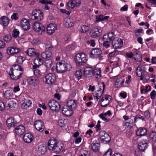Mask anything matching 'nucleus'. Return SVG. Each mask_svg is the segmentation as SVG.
Segmentation results:
<instances>
[{
  "instance_id": "nucleus-29",
  "label": "nucleus",
  "mask_w": 156,
  "mask_h": 156,
  "mask_svg": "<svg viewBox=\"0 0 156 156\" xmlns=\"http://www.w3.org/2000/svg\"><path fill=\"white\" fill-rule=\"evenodd\" d=\"M64 24L67 27H71L73 25L72 19L69 18H66L64 20Z\"/></svg>"
},
{
  "instance_id": "nucleus-62",
  "label": "nucleus",
  "mask_w": 156,
  "mask_h": 156,
  "mask_svg": "<svg viewBox=\"0 0 156 156\" xmlns=\"http://www.w3.org/2000/svg\"><path fill=\"white\" fill-rule=\"evenodd\" d=\"M156 95V91L154 90H153L150 93L151 98L152 99H153L154 98L155 96Z\"/></svg>"
},
{
  "instance_id": "nucleus-17",
  "label": "nucleus",
  "mask_w": 156,
  "mask_h": 156,
  "mask_svg": "<svg viewBox=\"0 0 156 156\" xmlns=\"http://www.w3.org/2000/svg\"><path fill=\"white\" fill-rule=\"evenodd\" d=\"M94 74V70L91 67H86L84 70V75L87 77H89L92 76Z\"/></svg>"
},
{
  "instance_id": "nucleus-53",
  "label": "nucleus",
  "mask_w": 156,
  "mask_h": 156,
  "mask_svg": "<svg viewBox=\"0 0 156 156\" xmlns=\"http://www.w3.org/2000/svg\"><path fill=\"white\" fill-rule=\"evenodd\" d=\"M19 34V32L17 29L14 30L13 31V33L12 34V36L16 38L18 37Z\"/></svg>"
},
{
  "instance_id": "nucleus-61",
  "label": "nucleus",
  "mask_w": 156,
  "mask_h": 156,
  "mask_svg": "<svg viewBox=\"0 0 156 156\" xmlns=\"http://www.w3.org/2000/svg\"><path fill=\"white\" fill-rule=\"evenodd\" d=\"M109 38V41L112 40L113 37L114 33L113 32H109L107 34Z\"/></svg>"
},
{
  "instance_id": "nucleus-7",
  "label": "nucleus",
  "mask_w": 156,
  "mask_h": 156,
  "mask_svg": "<svg viewBox=\"0 0 156 156\" xmlns=\"http://www.w3.org/2000/svg\"><path fill=\"white\" fill-rule=\"evenodd\" d=\"M111 97L108 95H105L102 97L101 101V105L102 107H106L111 101Z\"/></svg>"
},
{
  "instance_id": "nucleus-30",
  "label": "nucleus",
  "mask_w": 156,
  "mask_h": 156,
  "mask_svg": "<svg viewBox=\"0 0 156 156\" xmlns=\"http://www.w3.org/2000/svg\"><path fill=\"white\" fill-rule=\"evenodd\" d=\"M67 105L72 110L76 108V101L73 100H69L67 103Z\"/></svg>"
},
{
  "instance_id": "nucleus-16",
  "label": "nucleus",
  "mask_w": 156,
  "mask_h": 156,
  "mask_svg": "<svg viewBox=\"0 0 156 156\" xmlns=\"http://www.w3.org/2000/svg\"><path fill=\"white\" fill-rule=\"evenodd\" d=\"M27 82L30 85L35 86L39 83V80L37 78L34 77H30L28 78Z\"/></svg>"
},
{
  "instance_id": "nucleus-39",
  "label": "nucleus",
  "mask_w": 156,
  "mask_h": 156,
  "mask_svg": "<svg viewBox=\"0 0 156 156\" xmlns=\"http://www.w3.org/2000/svg\"><path fill=\"white\" fill-rule=\"evenodd\" d=\"M2 23L3 25L5 26H7L9 22V19L5 16H2L1 17Z\"/></svg>"
},
{
  "instance_id": "nucleus-52",
  "label": "nucleus",
  "mask_w": 156,
  "mask_h": 156,
  "mask_svg": "<svg viewBox=\"0 0 156 156\" xmlns=\"http://www.w3.org/2000/svg\"><path fill=\"white\" fill-rule=\"evenodd\" d=\"M99 116L103 120L106 122L110 120L109 119H108L104 115L103 113L100 114Z\"/></svg>"
},
{
  "instance_id": "nucleus-59",
  "label": "nucleus",
  "mask_w": 156,
  "mask_h": 156,
  "mask_svg": "<svg viewBox=\"0 0 156 156\" xmlns=\"http://www.w3.org/2000/svg\"><path fill=\"white\" fill-rule=\"evenodd\" d=\"M112 153V150L111 149H108L104 154V156H111Z\"/></svg>"
},
{
  "instance_id": "nucleus-11",
  "label": "nucleus",
  "mask_w": 156,
  "mask_h": 156,
  "mask_svg": "<svg viewBox=\"0 0 156 156\" xmlns=\"http://www.w3.org/2000/svg\"><path fill=\"white\" fill-rule=\"evenodd\" d=\"M45 82L48 84H51L54 83L56 80L55 75L52 73L47 74L45 76Z\"/></svg>"
},
{
  "instance_id": "nucleus-20",
  "label": "nucleus",
  "mask_w": 156,
  "mask_h": 156,
  "mask_svg": "<svg viewBox=\"0 0 156 156\" xmlns=\"http://www.w3.org/2000/svg\"><path fill=\"white\" fill-rule=\"evenodd\" d=\"M57 29V27L55 24L51 23L47 26V32L49 34H52Z\"/></svg>"
},
{
  "instance_id": "nucleus-36",
  "label": "nucleus",
  "mask_w": 156,
  "mask_h": 156,
  "mask_svg": "<svg viewBox=\"0 0 156 156\" xmlns=\"http://www.w3.org/2000/svg\"><path fill=\"white\" fill-rule=\"evenodd\" d=\"M101 70L100 68H95L94 70L95 76L98 79H99L101 77Z\"/></svg>"
},
{
  "instance_id": "nucleus-25",
  "label": "nucleus",
  "mask_w": 156,
  "mask_h": 156,
  "mask_svg": "<svg viewBox=\"0 0 156 156\" xmlns=\"http://www.w3.org/2000/svg\"><path fill=\"white\" fill-rule=\"evenodd\" d=\"M124 80L122 78H117L115 81V86L116 88H120L123 86Z\"/></svg>"
},
{
  "instance_id": "nucleus-64",
  "label": "nucleus",
  "mask_w": 156,
  "mask_h": 156,
  "mask_svg": "<svg viewBox=\"0 0 156 156\" xmlns=\"http://www.w3.org/2000/svg\"><path fill=\"white\" fill-rule=\"evenodd\" d=\"M110 44L108 41H104L103 43V46L106 48H108L110 47Z\"/></svg>"
},
{
  "instance_id": "nucleus-2",
  "label": "nucleus",
  "mask_w": 156,
  "mask_h": 156,
  "mask_svg": "<svg viewBox=\"0 0 156 156\" xmlns=\"http://www.w3.org/2000/svg\"><path fill=\"white\" fill-rule=\"evenodd\" d=\"M87 61V56L83 53H78L75 57V62L78 66L83 65L86 63Z\"/></svg>"
},
{
  "instance_id": "nucleus-34",
  "label": "nucleus",
  "mask_w": 156,
  "mask_h": 156,
  "mask_svg": "<svg viewBox=\"0 0 156 156\" xmlns=\"http://www.w3.org/2000/svg\"><path fill=\"white\" fill-rule=\"evenodd\" d=\"M21 70L23 71V69L20 65L15 64L13 65L10 69V71H19Z\"/></svg>"
},
{
  "instance_id": "nucleus-15",
  "label": "nucleus",
  "mask_w": 156,
  "mask_h": 156,
  "mask_svg": "<svg viewBox=\"0 0 156 156\" xmlns=\"http://www.w3.org/2000/svg\"><path fill=\"white\" fill-rule=\"evenodd\" d=\"M15 131L16 135L19 136L21 135L25 132V129L23 126L20 125L15 127Z\"/></svg>"
},
{
  "instance_id": "nucleus-63",
  "label": "nucleus",
  "mask_w": 156,
  "mask_h": 156,
  "mask_svg": "<svg viewBox=\"0 0 156 156\" xmlns=\"http://www.w3.org/2000/svg\"><path fill=\"white\" fill-rule=\"evenodd\" d=\"M103 15H100L96 16V21L97 22H100L103 21Z\"/></svg>"
},
{
  "instance_id": "nucleus-12",
  "label": "nucleus",
  "mask_w": 156,
  "mask_h": 156,
  "mask_svg": "<svg viewBox=\"0 0 156 156\" xmlns=\"http://www.w3.org/2000/svg\"><path fill=\"white\" fill-rule=\"evenodd\" d=\"M34 124L35 128L38 131L42 132L44 130V126L42 121L39 120H36L34 122Z\"/></svg>"
},
{
  "instance_id": "nucleus-56",
  "label": "nucleus",
  "mask_w": 156,
  "mask_h": 156,
  "mask_svg": "<svg viewBox=\"0 0 156 156\" xmlns=\"http://www.w3.org/2000/svg\"><path fill=\"white\" fill-rule=\"evenodd\" d=\"M39 2L43 4H51L52 2L48 1L47 0H39Z\"/></svg>"
},
{
  "instance_id": "nucleus-44",
  "label": "nucleus",
  "mask_w": 156,
  "mask_h": 156,
  "mask_svg": "<svg viewBox=\"0 0 156 156\" xmlns=\"http://www.w3.org/2000/svg\"><path fill=\"white\" fill-rule=\"evenodd\" d=\"M82 75V73L80 70L77 71L75 73V76L78 80L81 78Z\"/></svg>"
},
{
  "instance_id": "nucleus-4",
  "label": "nucleus",
  "mask_w": 156,
  "mask_h": 156,
  "mask_svg": "<svg viewBox=\"0 0 156 156\" xmlns=\"http://www.w3.org/2000/svg\"><path fill=\"white\" fill-rule=\"evenodd\" d=\"M33 26L34 30L39 34H42L45 32V28L40 23L35 22L33 23Z\"/></svg>"
},
{
  "instance_id": "nucleus-26",
  "label": "nucleus",
  "mask_w": 156,
  "mask_h": 156,
  "mask_svg": "<svg viewBox=\"0 0 156 156\" xmlns=\"http://www.w3.org/2000/svg\"><path fill=\"white\" fill-rule=\"evenodd\" d=\"M6 125L9 127H13L16 125L17 122L12 118H10L7 120Z\"/></svg>"
},
{
  "instance_id": "nucleus-8",
  "label": "nucleus",
  "mask_w": 156,
  "mask_h": 156,
  "mask_svg": "<svg viewBox=\"0 0 156 156\" xmlns=\"http://www.w3.org/2000/svg\"><path fill=\"white\" fill-rule=\"evenodd\" d=\"M123 43V41L121 39L116 37L113 39L112 45L114 49H119L122 47Z\"/></svg>"
},
{
  "instance_id": "nucleus-50",
  "label": "nucleus",
  "mask_w": 156,
  "mask_h": 156,
  "mask_svg": "<svg viewBox=\"0 0 156 156\" xmlns=\"http://www.w3.org/2000/svg\"><path fill=\"white\" fill-rule=\"evenodd\" d=\"M133 122L132 121L131 123L126 122L124 124V126H125L126 129H130L131 128V125H133Z\"/></svg>"
},
{
  "instance_id": "nucleus-41",
  "label": "nucleus",
  "mask_w": 156,
  "mask_h": 156,
  "mask_svg": "<svg viewBox=\"0 0 156 156\" xmlns=\"http://www.w3.org/2000/svg\"><path fill=\"white\" fill-rule=\"evenodd\" d=\"M52 64V62L50 59L47 60L45 62V65L47 68H49L51 67Z\"/></svg>"
},
{
  "instance_id": "nucleus-55",
  "label": "nucleus",
  "mask_w": 156,
  "mask_h": 156,
  "mask_svg": "<svg viewBox=\"0 0 156 156\" xmlns=\"http://www.w3.org/2000/svg\"><path fill=\"white\" fill-rule=\"evenodd\" d=\"M3 38L4 41L6 42H9L11 40L12 37L10 35H7L4 36Z\"/></svg>"
},
{
  "instance_id": "nucleus-48",
  "label": "nucleus",
  "mask_w": 156,
  "mask_h": 156,
  "mask_svg": "<svg viewBox=\"0 0 156 156\" xmlns=\"http://www.w3.org/2000/svg\"><path fill=\"white\" fill-rule=\"evenodd\" d=\"M24 58L22 56H20L17 57L16 59V62L19 64L22 63L24 60Z\"/></svg>"
},
{
  "instance_id": "nucleus-27",
  "label": "nucleus",
  "mask_w": 156,
  "mask_h": 156,
  "mask_svg": "<svg viewBox=\"0 0 156 156\" xmlns=\"http://www.w3.org/2000/svg\"><path fill=\"white\" fill-rule=\"evenodd\" d=\"M100 146V144L98 141L96 140H94L91 144L92 150L93 151L96 152L99 149Z\"/></svg>"
},
{
  "instance_id": "nucleus-60",
  "label": "nucleus",
  "mask_w": 156,
  "mask_h": 156,
  "mask_svg": "<svg viewBox=\"0 0 156 156\" xmlns=\"http://www.w3.org/2000/svg\"><path fill=\"white\" fill-rule=\"evenodd\" d=\"M136 75L138 77H140L141 76H143L144 73V71H138V70H136Z\"/></svg>"
},
{
  "instance_id": "nucleus-18",
  "label": "nucleus",
  "mask_w": 156,
  "mask_h": 156,
  "mask_svg": "<svg viewBox=\"0 0 156 156\" xmlns=\"http://www.w3.org/2000/svg\"><path fill=\"white\" fill-rule=\"evenodd\" d=\"M102 52L99 48H94L92 50L90 53V57L97 58L100 55H101Z\"/></svg>"
},
{
  "instance_id": "nucleus-43",
  "label": "nucleus",
  "mask_w": 156,
  "mask_h": 156,
  "mask_svg": "<svg viewBox=\"0 0 156 156\" xmlns=\"http://www.w3.org/2000/svg\"><path fill=\"white\" fill-rule=\"evenodd\" d=\"M150 137L153 141L156 142V132L152 131L150 133Z\"/></svg>"
},
{
  "instance_id": "nucleus-13",
  "label": "nucleus",
  "mask_w": 156,
  "mask_h": 156,
  "mask_svg": "<svg viewBox=\"0 0 156 156\" xmlns=\"http://www.w3.org/2000/svg\"><path fill=\"white\" fill-rule=\"evenodd\" d=\"M20 51V50L19 48L15 46L9 47L6 50L7 53L9 55H14L18 53Z\"/></svg>"
},
{
  "instance_id": "nucleus-23",
  "label": "nucleus",
  "mask_w": 156,
  "mask_h": 156,
  "mask_svg": "<svg viewBox=\"0 0 156 156\" xmlns=\"http://www.w3.org/2000/svg\"><path fill=\"white\" fill-rule=\"evenodd\" d=\"M23 139L25 142L29 143L32 141L34 139V137L31 134L27 133L24 135Z\"/></svg>"
},
{
  "instance_id": "nucleus-54",
  "label": "nucleus",
  "mask_w": 156,
  "mask_h": 156,
  "mask_svg": "<svg viewBox=\"0 0 156 156\" xmlns=\"http://www.w3.org/2000/svg\"><path fill=\"white\" fill-rule=\"evenodd\" d=\"M134 59L135 61L138 62H141L142 60V57L141 54H139L137 55V56H135L134 57Z\"/></svg>"
},
{
  "instance_id": "nucleus-1",
  "label": "nucleus",
  "mask_w": 156,
  "mask_h": 156,
  "mask_svg": "<svg viewBox=\"0 0 156 156\" xmlns=\"http://www.w3.org/2000/svg\"><path fill=\"white\" fill-rule=\"evenodd\" d=\"M63 143L61 141L57 142L55 139H50L48 142V147L49 150L59 153L63 149Z\"/></svg>"
},
{
  "instance_id": "nucleus-10",
  "label": "nucleus",
  "mask_w": 156,
  "mask_h": 156,
  "mask_svg": "<svg viewBox=\"0 0 156 156\" xmlns=\"http://www.w3.org/2000/svg\"><path fill=\"white\" fill-rule=\"evenodd\" d=\"M99 137L103 142L106 143H108L110 140V136L104 131H101L100 132Z\"/></svg>"
},
{
  "instance_id": "nucleus-33",
  "label": "nucleus",
  "mask_w": 156,
  "mask_h": 156,
  "mask_svg": "<svg viewBox=\"0 0 156 156\" xmlns=\"http://www.w3.org/2000/svg\"><path fill=\"white\" fill-rule=\"evenodd\" d=\"M32 103L30 100H27L22 104V108H23L26 109L30 106Z\"/></svg>"
},
{
  "instance_id": "nucleus-6",
  "label": "nucleus",
  "mask_w": 156,
  "mask_h": 156,
  "mask_svg": "<svg viewBox=\"0 0 156 156\" xmlns=\"http://www.w3.org/2000/svg\"><path fill=\"white\" fill-rule=\"evenodd\" d=\"M48 105L50 108L53 111H58L60 108L59 103L55 100L50 101Z\"/></svg>"
},
{
  "instance_id": "nucleus-37",
  "label": "nucleus",
  "mask_w": 156,
  "mask_h": 156,
  "mask_svg": "<svg viewBox=\"0 0 156 156\" xmlns=\"http://www.w3.org/2000/svg\"><path fill=\"white\" fill-rule=\"evenodd\" d=\"M25 52L26 54L30 56H32L35 55L36 51L34 48H30L26 51Z\"/></svg>"
},
{
  "instance_id": "nucleus-9",
  "label": "nucleus",
  "mask_w": 156,
  "mask_h": 156,
  "mask_svg": "<svg viewBox=\"0 0 156 156\" xmlns=\"http://www.w3.org/2000/svg\"><path fill=\"white\" fill-rule=\"evenodd\" d=\"M23 73V71H10L9 75L12 80H16L20 78Z\"/></svg>"
},
{
  "instance_id": "nucleus-28",
  "label": "nucleus",
  "mask_w": 156,
  "mask_h": 156,
  "mask_svg": "<svg viewBox=\"0 0 156 156\" xmlns=\"http://www.w3.org/2000/svg\"><path fill=\"white\" fill-rule=\"evenodd\" d=\"M147 129L145 128H140L136 132L137 136H141L147 134Z\"/></svg>"
},
{
  "instance_id": "nucleus-47",
  "label": "nucleus",
  "mask_w": 156,
  "mask_h": 156,
  "mask_svg": "<svg viewBox=\"0 0 156 156\" xmlns=\"http://www.w3.org/2000/svg\"><path fill=\"white\" fill-rule=\"evenodd\" d=\"M144 117L143 116L139 115L136 116L134 118V122H136L139 120L141 119L142 121L144 120Z\"/></svg>"
},
{
  "instance_id": "nucleus-3",
  "label": "nucleus",
  "mask_w": 156,
  "mask_h": 156,
  "mask_svg": "<svg viewBox=\"0 0 156 156\" xmlns=\"http://www.w3.org/2000/svg\"><path fill=\"white\" fill-rule=\"evenodd\" d=\"M71 68L70 64L64 62H58L56 65V70L58 73H64L69 70Z\"/></svg>"
},
{
  "instance_id": "nucleus-49",
  "label": "nucleus",
  "mask_w": 156,
  "mask_h": 156,
  "mask_svg": "<svg viewBox=\"0 0 156 156\" xmlns=\"http://www.w3.org/2000/svg\"><path fill=\"white\" fill-rule=\"evenodd\" d=\"M34 73L35 76L37 77H40L41 76V73L40 70L38 69L34 70Z\"/></svg>"
},
{
  "instance_id": "nucleus-14",
  "label": "nucleus",
  "mask_w": 156,
  "mask_h": 156,
  "mask_svg": "<svg viewBox=\"0 0 156 156\" xmlns=\"http://www.w3.org/2000/svg\"><path fill=\"white\" fill-rule=\"evenodd\" d=\"M101 83L102 85V90L101 91V88L99 87L98 90L96 91L95 95L94 96V98L96 99L97 101H98L101 97L104 90L105 85L103 82H102Z\"/></svg>"
},
{
  "instance_id": "nucleus-57",
  "label": "nucleus",
  "mask_w": 156,
  "mask_h": 156,
  "mask_svg": "<svg viewBox=\"0 0 156 156\" xmlns=\"http://www.w3.org/2000/svg\"><path fill=\"white\" fill-rule=\"evenodd\" d=\"M65 120H64L62 119H60L59 121L58 124L61 127L64 126L65 125Z\"/></svg>"
},
{
  "instance_id": "nucleus-5",
  "label": "nucleus",
  "mask_w": 156,
  "mask_h": 156,
  "mask_svg": "<svg viewBox=\"0 0 156 156\" xmlns=\"http://www.w3.org/2000/svg\"><path fill=\"white\" fill-rule=\"evenodd\" d=\"M31 17V19L32 20H41L43 19V13L39 9H35L32 12Z\"/></svg>"
},
{
  "instance_id": "nucleus-35",
  "label": "nucleus",
  "mask_w": 156,
  "mask_h": 156,
  "mask_svg": "<svg viewBox=\"0 0 156 156\" xmlns=\"http://www.w3.org/2000/svg\"><path fill=\"white\" fill-rule=\"evenodd\" d=\"M52 56V53L48 51L43 52L41 53V57L44 59L49 58Z\"/></svg>"
},
{
  "instance_id": "nucleus-40",
  "label": "nucleus",
  "mask_w": 156,
  "mask_h": 156,
  "mask_svg": "<svg viewBox=\"0 0 156 156\" xmlns=\"http://www.w3.org/2000/svg\"><path fill=\"white\" fill-rule=\"evenodd\" d=\"M43 61L41 58H37L34 60V64L40 66L43 64Z\"/></svg>"
},
{
  "instance_id": "nucleus-45",
  "label": "nucleus",
  "mask_w": 156,
  "mask_h": 156,
  "mask_svg": "<svg viewBox=\"0 0 156 156\" xmlns=\"http://www.w3.org/2000/svg\"><path fill=\"white\" fill-rule=\"evenodd\" d=\"M16 103L13 101H10L8 104V105L9 108L13 109L15 108Z\"/></svg>"
},
{
  "instance_id": "nucleus-24",
  "label": "nucleus",
  "mask_w": 156,
  "mask_h": 156,
  "mask_svg": "<svg viewBox=\"0 0 156 156\" xmlns=\"http://www.w3.org/2000/svg\"><path fill=\"white\" fill-rule=\"evenodd\" d=\"M147 142L144 140L140 141L138 144V149L141 151H144L147 148Z\"/></svg>"
},
{
  "instance_id": "nucleus-58",
  "label": "nucleus",
  "mask_w": 156,
  "mask_h": 156,
  "mask_svg": "<svg viewBox=\"0 0 156 156\" xmlns=\"http://www.w3.org/2000/svg\"><path fill=\"white\" fill-rule=\"evenodd\" d=\"M87 43L88 44H90L91 46L94 47L95 46V43L94 41L93 40H91L90 41H87Z\"/></svg>"
},
{
  "instance_id": "nucleus-21",
  "label": "nucleus",
  "mask_w": 156,
  "mask_h": 156,
  "mask_svg": "<svg viewBox=\"0 0 156 156\" xmlns=\"http://www.w3.org/2000/svg\"><path fill=\"white\" fill-rule=\"evenodd\" d=\"M72 110L67 105H64L62 108V112L65 115L69 116L72 113Z\"/></svg>"
},
{
  "instance_id": "nucleus-46",
  "label": "nucleus",
  "mask_w": 156,
  "mask_h": 156,
  "mask_svg": "<svg viewBox=\"0 0 156 156\" xmlns=\"http://www.w3.org/2000/svg\"><path fill=\"white\" fill-rule=\"evenodd\" d=\"M4 96L8 98L10 97L12 95V93L10 90H6L5 93H3Z\"/></svg>"
},
{
  "instance_id": "nucleus-19",
  "label": "nucleus",
  "mask_w": 156,
  "mask_h": 156,
  "mask_svg": "<svg viewBox=\"0 0 156 156\" xmlns=\"http://www.w3.org/2000/svg\"><path fill=\"white\" fill-rule=\"evenodd\" d=\"M20 23L22 27L24 30H27L30 29V24L26 19H22L21 20Z\"/></svg>"
},
{
  "instance_id": "nucleus-32",
  "label": "nucleus",
  "mask_w": 156,
  "mask_h": 156,
  "mask_svg": "<svg viewBox=\"0 0 156 156\" xmlns=\"http://www.w3.org/2000/svg\"><path fill=\"white\" fill-rule=\"evenodd\" d=\"M46 150V147L44 146L41 145L38 146L37 151L39 154H44Z\"/></svg>"
},
{
  "instance_id": "nucleus-42",
  "label": "nucleus",
  "mask_w": 156,
  "mask_h": 156,
  "mask_svg": "<svg viewBox=\"0 0 156 156\" xmlns=\"http://www.w3.org/2000/svg\"><path fill=\"white\" fill-rule=\"evenodd\" d=\"M89 30V28L88 26L83 25L81 26L80 29L81 32L85 33L88 31Z\"/></svg>"
},
{
  "instance_id": "nucleus-22",
  "label": "nucleus",
  "mask_w": 156,
  "mask_h": 156,
  "mask_svg": "<svg viewBox=\"0 0 156 156\" xmlns=\"http://www.w3.org/2000/svg\"><path fill=\"white\" fill-rule=\"evenodd\" d=\"M102 30L98 28H95L91 30L90 33V36L94 38H96L100 35Z\"/></svg>"
},
{
  "instance_id": "nucleus-51",
  "label": "nucleus",
  "mask_w": 156,
  "mask_h": 156,
  "mask_svg": "<svg viewBox=\"0 0 156 156\" xmlns=\"http://www.w3.org/2000/svg\"><path fill=\"white\" fill-rule=\"evenodd\" d=\"M143 30L142 29H137L135 30V33L136 34V37H139L140 36V33H141Z\"/></svg>"
},
{
  "instance_id": "nucleus-38",
  "label": "nucleus",
  "mask_w": 156,
  "mask_h": 156,
  "mask_svg": "<svg viewBox=\"0 0 156 156\" xmlns=\"http://www.w3.org/2000/svg\"><path fill=\"white\" fill-rule=\"evenodd\" d=\"M119 51L118 50H114L109 53L108 55L109 58L111 59L112 58L114 57L119 54Z\"/></svg>"
},
{
  "instance_id": "nucleus-31",
  "label": "nucleus",
  "mask_w": 156,
  "mask_h": 156,
  "mask_svg": "<svg viewBox=\"0 0 156 156\" xmlns=\"http://www.w3.org/2000/svg\"><path fill=\"white\" fill-rule=\"evenodd\" d=\"M76 0H70L67 3V9H73L76 6Z\"/></svg>"
}]
</instances>
